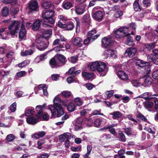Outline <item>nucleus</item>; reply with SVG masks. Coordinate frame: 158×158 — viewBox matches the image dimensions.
Wrapping results in <instances>:
<instances>
[{
  "label": "nucleus",
  "mask_w": 158,
  "mask_h": 158,
  "mask_svg": "<svg viewBox=\"0 0 158 158\" xmlns=\"http://www.w3.org/2000/svg\"><path fill=\"white\" fill-rule=\"evenodd\" d=\"M20 26V22L19 21L16 20L11 21V23L8 26V29L12 36L15 35L18 32Z\"/></svg>",
  "instance_id": "5"
},
{
  "label": "nucleus",
  "mask_w": 158,
  "mask_h": 158,
  "mask_svg": "<svg viewBox=\"0 0 158 158\" xmlns=\"http://www.w3.org/2000/svg\"><path fill=\"white\" fill-rule=\"evenodd\" d=\"M136 117L138 121H142L145 122H147L148 120L147 118L140 113H139L136 116Z\"/></svg>",
  "instance_id": "35"
},
{
  "label": "nucleus",
  "mask_w": 158,
  "mask_h": 158,
  "mask_svg": "<svg viewBox=\"0 0 158 158\" xmlns=\"http://www.w3.org/2000/svg\"><path fill=\"white\" fill-rule=\"evenodd\" d=\"M67 110L70 112H71L75 110V107L74 104L72 103H69L67 107Z\"/></svg>",
  "instance_id": "36"
},
{
  "label": "nucleus",
  "mask_w": 158,
  "mask_h": 158,
  "mask_svg": "<svg viewBox=\"0 0 158 158\" xmlns=\"http://www.w3.org/2000/svg\"><path fill=\"white\" fill-rule=\"evenodd\" d=\"M130 33H127L125 36L127 37L126 44L129 46H133L135 45V43L132 37L130 36Z\"/></svg>",
  "instance_id": "19"
},
{
  "label": "nucleus",
  "mask_w": 158,
  "mask_h": 158,
  "mask_svg": "<svg viewBox=\"0 0 158 158\" xmlns=\"http://www.w3.org/2000/svg\"><path fill=\"white\" fill-rule=\"evenodd\" d=\"M17 107V103L15 102L13 103L10 106L9 109L11 112H15L16 110Z\"/></svg>",
  "instance_id": "46"
},
{
  "label": "nucleus",
  "mask_w": 158,
  "mask_h": 158,
  "mask_svg": "<svg viewBox=\"0 0 158 158\" xmlns=\"http://www.w3.org/2000/svg\"><path fill=\"white\" fill-rule=\"evenodd\" d=\"M50 65L52 68H55L58 66V64L55 58L53 57L49 60Z\"/></svg>",
  "instance_id": "33"
},
{
  "label": "nucleus",
  "mask_w": 158,
  "mask_h": 158,
  "mask_svg": "<svg viewBox=\"0 0 158 158\" xmlns=\"http://www.w3.org/2000/svg\"><path fill=\"white\" fill-rule=\"evenodd\" d=\"M118 77L123 81H127L128 80V77L127 74L124 71L119 70L117 73Z\"/></svg>",
  "instance_id": "15"
},
{
  "label": "nucleus",
  "mask_w": 158,
  "mask_h": 158,
  "mask_svg": "<svg viewBox=\"0 0 158 158\" xmlns=\"http://www.w3.org/2000/svg\"><path fill=\"white\" fill-rule=\"evenodd\" d=\"M38 119L44 121H48L49 119V115L46 112H44L43 111L38 112L36 115Z\"/></svg>",
  "instance_id": "10"
},
{
  "label": "nucleus",
  "mask_w": 158,
  "mask_h": 158,
  "mask_svg": "<svg viewBox=\"0 0 158 158\" xmlns=\"http://www.w3.org/2000/svg\"><path fill=\"white\" fill-rule=\"evenodd\" d=\"M144 45L145 47L149 50L153 49L155 47V43H152L150 44H145Z\"/></svg>",
  "instance_id": "41"
},
{
  "label": "nucleus",
  "mask_w": 158,
  "mask_h": 158,
  "mask_svg": "<svg viewBox=\"0 0 158 158\" xmlns=\"http://www.w3.org/2000/svg\"><path fill=\"white\" fill-rule=\"evenodd\" d=\"M135 65L138 69H145L144 73L146 72V74H149L151 72L150 66L148 62L145 61L143 60L138 59L135 60Z\"/></svg>",
  "instance_id": "4"
},
{
  "label": "nucleus",
  "mask_w": 158,
  "mask_h": 158,
  "mask_svg": "<svg viewBox=\"0 0 158 158\" xmlns=\"http://www.w3.org/2000/svg\"><path fill=\"white\" fill-rule=\"evenodd\" d=\"M75 103H76L77 105L80 106L82 104L81 101L79 98H77L74 100Z\"/></svg>",
  "instance_id": "54"
},
{
  "label": "nucleus",
  "mask_w": 158,
  "mask_h": 158,
  "mask_svg": "<svg viewBox=\"0 0 158 158\" xmlns=\"http://www.w3.org/2000/svg\"><path fill=\"white\" fill-rule=\"evenodd\" d=\"M51 2L48 1H45L42 4V7L46 9H48L51 6Z\"/></svg>",
  "instance_id": "39"
},
{
  "label": "nucleus",
  "mask_w": 158,
  "mask_h": 158,
  "mask_svg": "<svg viewBox=\"0 0 158 158\" xmlns=\"http://www.w3.org/2000/svg\"><path fill=\"white\" fill-rule=\"evenodd\" d=\"M14 135L11 134H10L7 136L6 139L7 141L11 142L14 139Z\"/></svg>",
  "instance_id": "56"
},
{
  "label": "nucleus",
  "mask_w": 158,
  "mask_h": 158,
  "mask_svg": "<svg viewBox=\"0 0 158 158\" xmlns=\"http://www.w3.org/2000/svg\"><path fill=\"white\" fill-rule=\"evenodd\" d=\"M75 70V67H72L69 70L68 73L70 74V75L73 77V73H74V71Z\"/></svg>",
  "instance_id": "63"
},
{
  "label": "nucleus",
  "mask_w": 158,
  "mask_h": 158,
  "mask_svg": "<svg viewBox=\"0 0 158 158\" xmlns=\"http://www.w3.org/2000/svg\"><path fill=\"white\" fill-rule=\"evenodd\" d=\"M115 124H112L111 125H109L107 126H106L101 128L102 130H106L108 129V131L112 134L115 135L116 134L115 129L113 128L115 127Z\"/></svg>",
  "instance_id": "16"
},
{
  "label": "nucleus",
  "mask_w": 158,
  "mask_h": 158,
  "mask_svg": "<svg viewBox=\"0 0 158 158\" xmlns=\"http://www.w3.org/2000/svg\"><path fill=\"white\" fill-rule=\"evenodd\" d=\"M30 63V61L29 60H25L21 63L18 64V66L19 68H23L25 67Z\"/></svg>",
  "instance_id": "40"
},
{
  "label": "nucleus",
  "mask_w": 158,
  "mask_h": 158,
  "mask_svg": "<svg viewBox=\"0 0 158 158\" xmlns=\"http://www.w3.org/2000/svg\"><path fill=\"white\" fill-rule=\"evenodd\" d=\"M144 73L146 74L144 76V77H146L144 79V83L147 86L150 85L152 83L153 80L151 77L148 75L149 74H147L146 72Z\"/></svg>",
  "instance_id": "27"
},
{
  "label": "nucleus",
  "mask_w": 158,
  "mask_h": 158,
  "mask_svg": "<svg viewBox=\"0 0 158 158\" xmlns=\"http://www.w3.org/2000/svg\"><path fill=\"white\" fill-rule=\"evenodd\" d=\"M143 6L145 8L149 7L151 5V0H143Z\"/></svg>",
  "instance_id": "47"
},
{
  "label": "nucleus",
  "mask_w": 158,
  "mask_h": 158,
  "mask_svg": "<svg viewBox=\"0 0 158 158\" xmlns=\"http://www.w3.org/2000/svg\"><path fill=\"white\" fill-rule=\"evenodd\" d=\"M98 8L96 7L93 9L92 15V18L95 20L100 22L103 20L105 13L103 10H98Z\"/></svg>",
  "instance_id": "6"
},
{
  "label": "nucleus",
  "mask_w": 158,
  "mask_h": 158,
  "mask_svg": "<svg viewBox=\"0 0 158 158\" xmlns=\"http://www.w3.org/2000/svg\"><path fill=\"white\" fill-rule=\"evenodd\" d=\"M152 101L155 103V106L154 108L156 110L158 109V99L157 98H154L152 100Z\"/></svg>",
  "instance_id": "60"
},
{
  "label": "nucleus",
  "mask_w": 158,
  "mask_h": 158,
  "mask_svg": "<svg viewBox=\"0 0 158 158\" xmlns=\"http://www.w3.org/2000/svg\"><path fill=\"white\" fill-rule=\"evenodd\" d=\"M34 112V109H29L26 110L25 114L26 116L32 115H33Z\"/></svg>",
  "instance_id": "48"
},
{
  "label": "nucleus",
  "mask_w": 158,
  "mask_h": 158,
  "mask_svg": "<svg viewBox=\"0 0 158 158\" xmlns=\"http://www.w3.org/2000/svg\"><path fill=\"white\" fill-rule=\"evenodd\" d=\"M33 53V51L31 49H29L27 50H25L24 52H21V55L23 56L30 55L32 54Z\"/></svg>",
  "instance_id": "38"
},
{
  "label": "nucleus",
  "mask_w": 158,
  "mask_h": 158,
  "mask_svg": "<svg viewBox=\"0 0 158 158\" xmlns=\"http://www.w3.org/2000/svg\"><path fill=\"white\" fill-rule=\"evenodd\" d=\"M82 75L83 78L89 80L92 78L94 77V74L93 73H90L86 71H82Z\"/></svg>",
  "instance_id": "23"
},
{
  "label": "nucleus",
  "mask_w": 158,
  "mask_h": 158,
  "mask_svg": "<svg viewBox=\"0 0 158 158\" xmlns=\"http://www.w3.org/2000/svg\"><path fill=\"white\" fill-rule=\"evenodd\" d=\"M71 136V134L69 133H64L63 135L59 136V139L61 142H64L65 140L68 139L69 138V135Z\"/></svg>",
  "instance_id": "28"
},
{
  "label": "nucleus",
  "mask_w": 158,
  "mask_h": 158,
  "mask_svg": "<svg viewBox=\"0 0 158 158\" xmlns=\"http://www.w3.org/2000/svg\"><path fill=\"white\" fill-rule=\"evenodd\" d=\"M123 15V12L121 10H118L115 12L114 16L115 18H118L122 16Z\"/></svg>",
  "instance_id": "52"
},
{
  "label": "nucleus",
  "mask_w": 158,
  "mask_h": 158,
  "mask_svg": "<svg viewBox=\"0 0 158 158\" xmlns=\"http://www.w3.org/2000/svg\"><path fill=\"white\" fill-rule=\"evenodd\" d=\"M154 105V103L152 102H147L145 103V105L147 107L149 108H152Z\"/></svg>",
  "instance_id": "59"
},
{
  "label": "nucleus",
  "mask_w": 158,
  "mask_h": 158,
  "mask_svg": "<svg viewBox=\"0 0 158 158\" xmlns=\"http://www.w3.org/2000/svg\"><path fill=\"white\" fill-rule=\"evenodd\" d=\"M114 91L113 90H111L106 92V95L107 96V99H110L113 95Z\"/></svg>",
  "instance_id": "49"
},
{
  "label": "nucleus",
  "mask_w": 158,
  "mask_h": 158,
  "mask_svg": "<svg viewBox=\"0 0 158 158\" xmlns=\"http://www.w3.org/2000/svg\"><path fill=\"white\" fill-rule=\"evenodd\" d=\"M90 42H92L91 38L87 36V38L84 40V44L85 45H88Z\"/></svg>",
  "instance_id": "58"
},
{
  "label": "nucleus",
  "mask_w": 158,
  "mask_h": 158,
  "mask_svg": "<svg viewBox=\"0 0 158 158\" xmlns=\"http://www.w3.org/2000/svg\"><path fill=\"white\" fill-rule=\"evenodd\" d=\"M40 25V22L38 20L35 21L32 24V30L34 31H36L38 30Z\"/></svg>",
  "instance_id": "30"
},
{
  "label": "nucleus",
  "mask_w": 158,
  "mask_h": 158,
  "mask_svg": "<svg viewBox=\"0 0 158 158\" xmlns=\"http://www.w3.org/2000/svg\"><path fill=\"white\" fill-rule=\"evenodd\" d=\"M56 57L57 60L63 65H64L66 63L67 60L66 57L63 55L57 54L56 55Z\"/></svg>",
  "instance_id": "17"
},
{
  "label": "nucleus",
  "mask_w": 158,
  "mask_h": 158,
  "mask_svg": "<svg viewBox=\"0 0 158 158\" xmlns=\"http://www.w3.org/2000/svg\"><path fill=\"white\" fill-rule=\"evenodd\" d=\"M149 61L153 62L155 64L158 65V56H153L152 55H149L148 57Z\"/></svg>",
  "instance_id": "29"
},
{
  "label": "nucleus",
  "mask_w": 158,
  "mask_h": 158,
  "mask_svg": "<svg viewBox=\"0 0 158 158\" xmlns=\"http://www.w3.org/2000/svg\"><path fill=\"white\" fill-rule=\"evenodd\" d=\"M96 30H92L88 33L87 36L92 38L93 35L96 33Z\"/></svg>",
  "instance_id": "53"
},
{
  "label": "nucleus",
  "mask_w": 158,
  "mask_h": 158,
  "mask_svg": "<svg viewBox=\"0 0 158 158\" xmlns=\"http://www.w3.org/2000/svg\"><path fill=\"white\" fill-rule=\"evenodd\" d=\"M83 121V119L82 118H78L76 120V124L81 125Z\"/></svg>",
  "instance_id": "61"
},
{
  "label": "nucleus",
  "mask_w": 158,
  "mask_h": 158,
  "mask_svg": "<svg viewBox=\"0 0 158 158\" xmlns=\"http://www.w3.org/2000/svg\"><path fill=\"white\" fill-rule=\"evenodd\" d=\"M26 31L25 26L23 23H22L21 25L20 31L19 32V37L20 39H22L26 36Z\"/></svg>",
  "instance_id": "18"
},
{
  "label": "nucleus",
  "mask_w": 158,
  "mask_h": 158,
  "mask_svg": "<svg viewBox=\"0 0 158 158\" xmlns=\"http://www.w3.org/2000/svg\"><path fill=\"white\" fill-rule=\"evenodd\" d=\"M37 119L33 117H30L29 116L26 119L27 123L30 125H34L37 122Z\"/></svg>",
  "instance_id": "24"
},
{
  "label": "nucleus",
  "mask_w": 158,
  "mask_h": 158,
  "mask_svg": "<svg viewBox=\"0 0 158 158\" xmlns=\"http://www.w3.org/2000/svg\"><path fill=\"white\" fill-rule=\"evenodd\" d=\"M90 69L91 71H97V74L100 76H105L107 71L106 64L101 61L93 63L90 66Z\"/></svg>",
  "instance_id": "2"
},
{
  "label": "nucleus",
  "mask_w": 158,
  "mask_h": 158,
  "mask_svg": "<svg viewBox=\"0 0 158 158\" xmlns=\"http://www.w3.org/2000/svg\"><path fill=\"white\" fill-rule=\"evenodd\" d=\"M128 32V28L123 27L117 29L114 32V36L118 38L125 37L127 33Z\"/></svg>",
  "instance_id": "8"
},
{
  "label": "nucleus",
  "mask_w": 158,
  "mask_h": 158,
  "mask_svg": "<svg viewBox=\"0 0 158 158\" xmlns=\"http://www.w3.org/2000/svg\"><path fill=\"white\" fill-rule=\"evenodd\" d=\"M52 34V30L51 29L45 30L43 32V36L47 40L49 39Z\"/></svg>",
  "instance_id": "21"
},
{
  "label": "nucleus",
  "mask_w": 158,
  "mask_h": 158,
  "mask_svg": "<svg viewBox=\"0 0 158 158\" xmlns=\"http://www.w3.org/2000/svg\"><path fill=\"white\" fill-rule=\"evenodd\" d=\"M60 101V98L55 97L53 99V105H50L48 106V108L51 111L52 114L51 118L56 117H59L64 114V111L62 106L59 103Z\"/></svg>",
  "instance_id": "1"
},
{
  "label": "nucleus",
  "mask_w": 158,
  "mask_h": 158,
  "mask_svg": "<svg viewBox=\"0 0 158 158\" xmlns=\"http://www.w3.org/2000/svg\"><path fill=\"white\" fill-rule=\"evenodd\" d=\"M1 15L3 17H7L9 15V8L7 6L3 7L1 10Z\"/></svg>",
  "instance_id": "31"
},
{
  "label": "nucleus",
  "mask_w": 158,
  "mask_h": 158,
  "mask_svg": "<svg viewBox=\"0 0 158 158\" xmlns=\"http://www.w3.org/2000/svg\"><path fill=\"white\" fill-rule=\"evenodd\" d=\"M106 119L102 117L96 118L94 121V126L96 127H98L101 124L104 125L106 123Z\"/></svg>",
  "instance_id": "14"
},
{
  "label": "nucleus",
  "mask_w": 158,
  "mask_h": 158,
  "mask_svg": "<svg viewBox=\"0 0 158 158\" xmlns=\"http://www.w3.org/2000/svg\"><path fill=\"white\" fill-rule=\"evenodd\" d=\"M136 52V48L133 47L129 48L126 50L125 55L131 58L133 57L135 55Z\"/></svg>",
  "instance_id": "11"
},
{
  "label": "nucleus",
  "mask_w": 158,
  "mask_h": 158,
  "mask_svg": "<svg viewBox=\"0 0 158 158\" xmlns=\"http://www.w3.org/2000/svg\"><path fill=\"white\" fill-rule=\"evenodd\" d=\"M128 30L129 28H131L132 30H135L136 29V24L135 23H131L128 25Z\"/></svg>",
  "instance_id": "57"
},
{
  "label": "nucleus",
  "mask_w": 158,
  "mask_h": 158,
  "mask_svg": "<svg viewBox=\"0 0 158 158\" xmlns=\"http://www.w3.org/2000/svg\"><path fill=\"white\" fill-rule=\"evenodd\" d=\"M57 26L62 29L66 28V30L68 31L73 30L74 27V24L71 21L67 22L65 24H63L60 21H59L57 23Z\"/></svg>",
  "instance_id": "9"
},
{
  "label": "nucleus",
  "mask_w": 158,
  "mask_h": 158,
  "mask_svg": "<svg viewBox=\"0 0 158 158\" xmlns=\"http://www.w3.org/2000/svg\"><path fill=\"white\" fill-rule=\"evenodd\" d=\"M78 57L77 56H73L70 57L68 58L69 61L72 63H75L77 60Z\"/></svg>",
  "instance_id": "44"
},
{
  "label": "nucleus",
  "mask_w": 158,
  "mask_h": 158,
  "mask_svg": "<svg viewBox=\"0 0 158 158\" xmlns=\"http://www.w3.org/2000/svg\"><path fill=\"white\" fill-rule=\"evenodd\" d=\"M110 114L112 115V118L114 119L120 118L122 116V114L119 111H114L110 113Z\"/></svg>",
  "instance_id": "32"
},
{
  "label": "nucleus",
  "mask_w": 158,
  "mask_h": 158,
  "mask_svg": "<svg viewBox=\"0 0 158 158\" xmlns=\"http://www.w3.org/2000/svg\"><path fill=\"white\" fill-rule=\"evenodd\" d=\"M45 143V141L44 139L39 140L37 141V148L39 149H42L41 145Z\"/></svg>",
  "instance_id": "45"
},
{
  "label": "nucleus",
  "mask_w": 158,
  "mask_h": 158,
  "mask_svg": "<svg viewBox=\"0 0 158 158\" xmlns=\"http://www.w3.org/2000/svg\"><path fill=\"white\" fill-rule=\"evenodd\" d=\"M94 86V85L91 83H87L85 85L86 88L89 90H91Z\"/></svg>",
  "instance_id": "55"
},
{
  "label": "nucleus",
  "mask_w": 158,
  "mask_h": 158,
  "mask_svg": "<svg viewBox=\"0 0 158 158\" xmlns=\"http://www.w3.org/2000/svg\"><path fill=\"white\" fill-rule=\"evenodd\" d=\"M81 148V147L80 146H79L77 147L72 146L71 148V150L73 152H78Z\"/></svg>",
  "instance_id": "64"
},
{
  "label": "nucleus",
  "mask_w": 158,
  "mask_h": 158,
  "mask_svg": "<svg viewBox=\"0 0 158 158\" xmlns=\"http://www.w3.org/2000/svg\"><path fill=\"white\" fill-rule=\"evenodd\" d=\"M27 8L29 14L39 11V6L38 2L36 0H32L30 1L28 3Z\"/></svg>",
  "instance_id": "7"
},
{
  "label": "nucleus",
  "mask_w": 158,
  "mask_h": 158,
  "mask_svg": "<svg viewBox=\"0 0 158 158\" xmlns=\"http://www.w3.org/2000/svg\"><path fill=\"white\" fill-rule=\"evenodd\" d=\"M102 42L103 46L106 48H109L113 43V42L111 38L106 37L102 39Z\"/></svg>",
  "instance_id": "12"
},
{
  "label": "nucleus",
  "mask_w": 158,
  "mask_h": 158,
  "mask_svg": "<svg viewBox=\"0 0 158 158\" xmlns=\"http://www.w3.org/2000/svg\"><path fill=\"white\" fill-rule=\"evenodd\" d=\"M118 134L120 139L119 140L121 142H124L126 141V139L125 135L122 131L119 130L118 131Z\"/></svg>",
  "instance_id": "37"
},
{
  "label": "nucleus",
  "mask_w": 158,
  "mask_h": 158,
  "mask_svg": "<svg viewBox=\"0 0 158 158\" xmlns=\"http://www.w3.org/2000/svg\"><path fill=\"white\" fill-rule=\"evenodd\" d=\"M26 74V73L25 71H21L17 72L16 76L19 77H22L24 76Z\"/></svg>",
  "instance_id": "51"
},
{
  "label": "nucleus",
  "mask_w": 158,
  "mask_h": 158,
  "mask_svg": "<svg viewBox=\"0 0 158 158\" xmlns=\"http://www.w3.org/2000/svg\"><path fill=\"white\" fill-rule=\"evenodd\" d=\"M124 133L128 136H131L132 134V131L131 127H127L123 129Z\"/></svg>",
  "instance_id": "42"
},
{
  "label": "nucleus",
  "mask_w": 158,
  "mask_h": 158,
  "mask_svg": "<svg viewBox=\"0 0 158 158\" xmlns=\"http://www.w3.org/2000/svg\"><path fill=\"white\" fill-rule=\"evenodd\" d=\"M64 46L62 44H60L59 46H57L56 47H54V48L51 49L50 50V52H51L53 50H55L57 52H59L61 51V48H64Z\"/></svg>",
  "instance_id": "43"
},
{
  "label": "nucleus",
  "mask_w": 158,
  "mask_h": 158,
  "mask_svg": "<svg viewBox=\"0 0 158 158\" xmlns=\"http://www.w3.org/2000/svg\"><path fill=\"white\" fill-rule=\"evenodd\" d=\"M46 135V132L44 131L38 132L37 133L34 135V138L35 139H37L40 138L44 137Z\"/></svg>",
  "instance_id": "34"
},
{
  "label": "nucleus",
  "mask_w": 158,
  "mask_h": 158,
  "mask_svg": "<svg viewBox=\"0 0 158 158\" xmlns=\"http://www.w3.org/2000/svg\"><path fill=\"white\" fill-rule=\"evenodd\" d=\"M86 5L85 4H81L75 6V11L76 13L78 15H81L83 14L85 11Z\"/></svg>",
  "instance_id": "13"
},
{
  "label": "nucleus",
  "mask_w": 158,
  "mask_h": 158,
  "mask_svg": "<svg viewBox=\"0 0 158 158\" xmlns=\"http://www.w3.org/2000/svg\"><path fill=\"white\" fill-rule=\"evenodd\" d=\"M121 99L123 103H126L129 101L130 98L128 96H126L123 98Z\"/></svg>",
  "instance_id": "62"
},
{
  "label": "nucleus",
  "mask_w": 158,
  "mask_h": 158,
  "mask_svg": "<svg viewBox=\"0 0 158 158\" xmlns=\"http://www.w3.org/2000/svg\"><path fill=\"white\" fill-rule=\"evenodd\" d=\"M38 43L37 48L40 51L45 50L48 46L47 42L44 41H41L39 42H38Z\"/></svg>",
  "instance_id": "20"
},
{
  "label": "nucleus",
  "mask_w": 158,
  "mask_h": 158,
  "mask_svg": "<svg viewBox=\"0 0 158 158\" xmlns=\"http://www.w3.org/2000/svg\"><path fill=\"white\" fill-rule=\"evenodd\" d=\"M133 7L134 10L136 12L141 11L143 9L141 6L140 5L139 2L135 1L133 4Z\"/></svg>",
  "instance_id": "26"
},
{
  "label": "nucleus",
  "mask_w": 158,
  "mask_h": 158,
  "mask_svg": "<svg viewBox=\"0 0 158 158\" xmlns=\"http://www.w3.org/2000/svg\"><path fill=\"white\" fill-rule=\"evenodd\" d=\"M54 15V12L51 10L46 11L43 14H42L43 26L47 27H52L50 25L46 23L52 24H54L55 20L53 18V17Z\"/></svg>",
  "instance_id": "3"
},
{
  "label": "nucleus",
  "mask_w": 158,
  "mask_h": 158,
  "mask_svg": "<svg viewBox=\"0 0 158 158\" xmlns=\"http://www.w3.org/2000/svg\"><path fill=\"white\" fill-rule=\"evenodd\" d=\"M61 93L63 96L65 98H68L71 95V92L68 91H63Z\"/></svg>",
  "instance_id": "50"
},
{
  "label": "nucleus",
  "mask_w": 158,
  "mask_h": 158,
  "mask_svg": "<svg viewBox=\"0 0 158 158\" xmlns=\"http://www.w3.org/2000/svg\"><path fill=\"white\" fill-rule=\"evenodd\" d=\"M62 7L65 10H69L73 6L72 3L70 2L64 1L62 5Z\"/></svg>",
  "instance_id": "25"
},
{
  "label": "nucleus",
  "mask_w": 158,
  "mask_h": 158,
  "mask_svg": "<svg viewBox=\"0 0 158 158\" xmlns=\"http://www.w3.org/2000/svg\"><path fill=\"white\" fill-rule=\"evenodd\" d=\"M82 41V39L78 37H75L73 40L72 43L74 46H78L79 47L82 46V44L81 42Z\"/></svg>",
  "instance_id": "22"
}]
</instances>
